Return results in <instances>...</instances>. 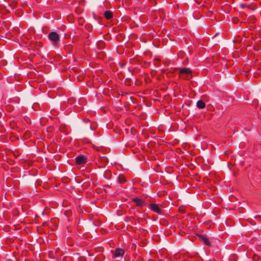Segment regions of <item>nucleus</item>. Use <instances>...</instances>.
<instances>
[{"label":"nucleus","instance_id":"20e7f679","mask_svg":"<svg viewBox=\"0 0 261 261\" xmlns=\"http://www.w3.org/2000/svg\"><path fill=\"white\" fill-rule=\"evenodd\" d=\"M199 239L203 242L206 245L210 246L211 243L206 236L204 235H198Z\"/></svg>","mask_w":261,"mask_h":261},{"label":"nucleus","instance_id":"6e6552de","mask_svg":"<svg viewBox=\"0 0 261 261\" xmlns=\"http://www.w3.org/2000/svg\"><path fill=\"white\" fill-rule=\"evenodd\" d=\"M104 16L107 19H110L113 17L112 12L110 11H107L104 13Z\"/></svg>","mask_w":261,"mask_h":261},{"label":"nucleus","instance_id":"7ed1b4c3","mask_svg":"<svg viewBox=\"0 0 261 261\" xmlns=\"http://www.w3.org/2000/svg\"><path fill=\"white\" fill-rule=\"evenodd\" d=\"M76 164L81 165L84 164L86 162V158L84 155L78 156L75 158Z\"/></svg>","mask_w":261,"mask_h":261},{"label":"nucleus","instance_id":"0eeeda50","mask_svg":"<svg viewBox=\"0 0 261 261\" xmlns=\"http://www.w3.org/2000/svg\"><path fill=\"white\" fill-rule=\"evenodd\" d=\"M191 73V70L189 68H183L180 69V73L181 74H189Z\"/></svg>","mask_w":261,"mask_h":261},{"label":"nucleus","instance_id":"f257e3e1","mask_svg":"<svg viewBox=\"0 0 261 261\" xmlns=\"http://www.w3.org/2000/svg\"><path fill=\"white\" fill-rule=\"evenodd\" d=\"M48 39L52 42L53 45L57 44L60 40V36L59 34L55 32H51L48 35Z\"/></svg>","mask_w":261,"mask_h":261},{"label":"nucleus","instance_id":"39448f33","mask_svg":"<svg viewBox=\"0 0 261 261\" xmlns=\"http://www.w3.org/2000/svg\"><path fill=\"white\" fill-rule=\"evenodd\" d=\"M124 254V251L123 249L121 248H117L115 250L114 256L115 257H118L122 256Z\"/></svg>","mask_w":261,"mask_h":261},{"label":"nucleus","instance_id":"9d476101","mask_svg":"<svg viewBox=\"0 0 261 261\" xmlns=\"http://www.w3.org/2000/svg\"><path fill=\"white\" fill-rule=\"evenodd\" d=\"M179 211H180L181 212H183V211H182V209H181V207H180V208H179Z\"/></svg>","mask_w":261,"mask_h":261},{"label":"nucleus","instance_id":"f03ea898","mask_svg":"<svg viewBox=\"0 0 261 261\" xmlns=\"http://www.w3.org/2000/svg\"><path fill=\"white\" fill-rule=\"evenodd\" d=\"M149 207L151 211L158 214L161 215L162 213V210L160 208L159 206L156 204L151 203L149 204Z\"/></svg>","mask_w":261,"mask_h":261},{"label":"nucleus","instance_id":"1a4fd4ad","mask_svg":"<svg viewBox=\"0 0 261 261\" xmlns=\"http://www.w3.org/2000/svg\"><path fill=\"white\" fill-rule=\"evenodd\" d=\"M196 105L197 107L199 109H203L205 107V104L202 100H198Z\"/></svg>","mask_w":261,"mask_h":261},{"label":"nucleus","instance_id":"423d86ee","mask_svg":"<svg viewBox=\"0 0 261 261\" xmlns=\"http://www.w3.org/2000/svg\"><path fill=\"white\" fill-rule=\"evenodd\" d=\"M133 201L135 202L139 206H143L144 205V202L140 198L136 197L133 199Z\"/></svg>","mask_w":261,"mask_h":261}]
</instances>
